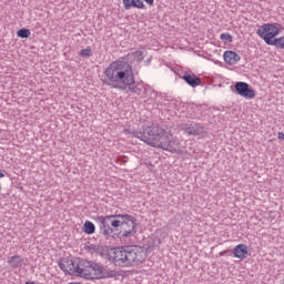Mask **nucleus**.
<instances>
[{"label": "nucleus", "mask_w": 284, "mask_h": 284, "mask_svg": "<svg viewBox=\"0 0 284 284\" xmlns=\"http://www.w3.org/2000/svg\"><path fill=\"white\" fill-rule=\"evenodd\" d=\"M134 136L151 145V148H158L165 150L166 152H179V145L181 143L172 133L161 126H146L143 131L134 132Z\"/></svg>", "instance_id": "nucleus-1"}, {"label": "nucleus", "mask_w": 284, "mask_h": 284, "mask_svg": "<svg viewBox=\"0 0 284 284\" xmlns=\"http://www.w3.org/2000/svg\"><path fill=\"white\" fill-rule=\"evenodd\" d=\"M100 230L104 236L119 232L121 239H130L136 234V219L130 214H112L99 216Z\"/></svg>", "instance_id": "nucleus-2"}, {"label": "nucleus", "mask_w": 284, "mask_h": 284, "mask_svg": "<svg viewBox=\"0 0 284 284\" xmlns=\"http://www.w3.org/2000/svg\"><path fill=\"white\" fill-rule=\"evenodd\" d=\"M103 83L115 90H124L134 83V70L129 62L115 60L111 62L103 72Z\"/></svg>", "instance_id": "nucleus-3"}, {"label": "nucleus", "mask_w": 284, "mask_h": 284, "mask_svg": "<svg viewBox=\"0 0 284 284\" xmlns=\"http://www.w3.org/2000/svg\"><path fill=\"white\" fill-rule=\"evenodd\" d=\"M148 258V253L141 246H122L109 251V261L118 267H139Z\"/></svg>", "instance_id": "nucleus-4"}, {"label": "nucleus", "mask_w": 284, "mask_h": 284, "mask_svg": "<svg viewBox=\"0 0 284 284\" xmlns=\"http://www.w3.org/2000/svg\"><path fill=\"white\" fill-rule=\"evenodd\" d=\"M257 34L263 39V41H265L267 45H272L276 37L281 34V28H278V24L265 23L258 28Z\"/></svg>", "instance_id": "nucleus-5"}, {"label": "nucleus", "mask_w": 284, "mask_h": 284, "mask_svg": "<svg viewBox=\"0 0 284 284\" xmlns=\"http://www.w3.org/2000/svg\"><path fill=\"white\" fill-rule=\"evenodd\" d=\"M83 260L75 258L72 260L70 257H64L60 261L59 267L64 272V274H69L70 276H79V272H81V265Z\"/></svg>", "instance_id": "nucleus-6"}, {"label": "nucleus", "mask_w": 284, "mask_h": 284, "mask_svg": "<svg viewBox=\"0 0 284 284\" xmlns=\"http://www.w3.org/2000/svg\"><path fill=\"white\" fill-rule=\"evenodd\" d=\"M102 274L103 273L101 272V268L92 265V263L88 262L87 260H82L78 276H81L82 278L94 280L101 278Z\"/></svg>", "instance_id": "nucleus-7"}, {"label": "nucleus", "mask_w": 284, "mask_h": 284, "mask_svg": "<svg viewBox=\"0 0 284 284\" xmlns=\"http://www.w3.org/2000/svg\"><path fill=\"white\" fill-rule=\"evenodd\" d=\"M235 92L243 97L244 99H255L256 98V91L254 89L250 88V84L246 82H236L235 83Z\"/></svg>", "instance_id": "nucleus-8"}, {"label": "nucleus", "mask_w": 284, "mask_h": 284, "mask_svg": "<svg viewBox=\"0 0 284 284\" xmlns=\"http://www.w3.org/2000/svg\"><path fill=\"white\" fill-rule=\"evenodd\" d=\"M250 255V247L245 244H237L233 248V256L234 258H240V261H245L247 256Z\"/></svg>", "instance_id": "nucleus-9"}, {"label": "nucleus", "mask_w": 284, "mask_h": 284, "mask_svg": "<svg viewBox=\"0 0 284 284\" xmlns=\"http://www.w3.org/2000/svg\"><path fill=\"white\" fill-rule=\"evenodd\" d=\"M224 62L227 63V65H236L239 61H241V55L234 51H225L223 54Z\"/></svg>", "instance_id": "nucleus-10"}, {"label": "nucleus", "mask_w": 284, "mask_h": 284, "mask_svg": "<svg viewBox=\"0 0 284 284\" xmlns=\"http://www.w3.org/2000/svg\"><path fill=\"white\" fill-rule=\"evenodd\" d=\"M182 79L185 81V83L191 85V88H196V87L201 85V78L196 77V74H194V73L186 72V73H184Z\"/></svg>", "instance_id": "nucleus-11"}, {"label": "nucleus", "mask_w": 284, "mask_h": 284, "mask_svg": "<svg viewBox=\"0 0 284 284\" xmlns=\"http://www.w3.org/2000/svg\"><path fill=\"white\" fill-rule=\"evenodd\" d=\"M125 10H130V8H138L139 10H143L145 8V3L142 0H122Z\"/></svg>", "instance_id": "nucleus-12"}, {"label": "nucleus", "mask_w": 284, "mask_h": 284, "mask_svg": "<svg viewBox=\"0 0 284 284\" xmlns=\"http://www.w3.org/2000/svg\"><path fill=\"white\" fill-rule=\"evenodd\" d=\"M143 59H145V53L140 50L129 53L126 55V61H130V63H134V61H136L138 63H141V61H143Z\"/></svg>", "instance_id": "nucleus-13"}, {"label": "nucleus", "mask_w": 284, "mask_h": 284, "mask_svg": "<svg viewBox=\"0 0 284 284\" xmlns=\"http://www.w3.org/2000/svg\"><path fill=\"white\" fill-rule=\"evenodd\" d=\"M122 90H129V92H132L133 94H139V95L141 94V92H143L141 87H139V84H136V78H134V73H133V83L124 87V89H122Z\"/></svg>", "instance_id": "nucleus-14"}, {"label": "nucleus", "mask_w": 284, "mask_h": 284, "mask_svg": "<svg viewBox=\"0 0 284 284\" xmlns=\"http://www.w3.org/2000/svg\"><path fill=\"white\" fill-rule=\"evenodd\" d=\"M184 132L189 135L196 136V135L201 134V132H203V126L196 125V124L193 126H186L184 129Z\"/></svg>", "instance_id": "nucleus-15"}, {"label": "nucleus", "mask_w": 284, "mask_h": 284, "mask_svg": "<svg viewBox=\"0 0 284 284\" xmlns=\"http://www.w3.org/2000/svg\"><path fill=\"white\" fill-rule=\"evenodd\" d=\"M84 234H94L97 232V226L91 221H85L83 225Z\"/></svg>", "instance_id": "nucleus-16"}, {"label": "nucleus", "mask_w": 284, "mask_h": 284, "mask_svg": "<svg viewBox=\"0 0 284 284\" xmlns=\"http://www.w3.org/2000/svg\"><path fill=\"white\" fill-rule=\"evenodd\" d=\"M22 262L23 260L19 255H13L8 260L9 265H12L13 267H19Z\"/></svg>", "instance_id": "nucleus-17"}, {"label": "nucleus", "mask_w": 284, "mask_h": 284, "mask_svg": "<svg viewBox=\"0 0 284 284\" xmlns=\"http://www.w3.org/2000/svg\"><path fill=\"white\" fill-rule=\"evenodd\" d=\"M32 33L30 32V30L29 29H26V28H22V29H20V30H18L17 31V37L19 38V39H30V36H31Z\"/></svg>", "instance_id": "nucleus-18"}, {"label": "nucleus", "mask_w": 284, "mask_h": 284, "mask_svg": "<svg viewBox=\"0 0 284 284\" xmlns=\"http://www.w3.org/2000/svg\"><path fill=\"white\" fill-rule=\"evenodd\" d=\"M271 45H275L278 50H284V36L280 38H275Z\"/></svg>", "instance_id": "nucleus-19"}, {"label": "nucleus", "mask_w": 284, "mask_h": 284, "mask_svg": "<svg viewBox=\"0 0 284 284\" xmlns=\"http://www.w3.org/2000/svg\"><path fill=\"white\" fill-rule=\"evenodd\" d=\"M220 39L224 43H232V41H234V39L232 38V34L230 33H221Z\"/></svg>", "instance_id": "nucleus-20"}, {"label": "nucleus", "mask_w": 284, "mask_h": 284, "mask_svg": "<svg viewBox=\"0 0 284 284\" xmlns=\"http://www.w3.org/2000/svg\"><path fill=\"white\" fill-rule=\"evenodd\" d=\"M79 54L80 57H92V48L82 49Z\"/></svg>", "instance_id": "nucleus-21"}, {"label": "nucleus", "mask_w": 284, "mask_h": 284, "mask_svg": "<svg viewBox=\"0 0 284 284\" xmlns=\"http://www.w3.org/2000/svg\"><path fill=\"white\" fill-rule=\"evenodd\" d=\"M277 139H280V141H284V133L283 132H278L277 133Z\"/></svg>", "instance_id": "nucleus-22"}, {"label": "nucleus", "mask_w": 284, "mask_h": 284, "mask_svg": "<svg viewBox=\"0 0 284 284\" xmlns=\"http://www.w3.org/2000/svg\"><path fill=\"white\" fill-rule=\"evenodd\" d=\"M146 3H148V6H154V0H144Z\"/></svg>", "instance_id": "nucleus-23"}, {"label": "nucleus", "mask_w": 284, "mask_h": 284, "mask_svg": "<svg viewBox=\"0 0 284 284\" xmlns=\"http://www.w3.org/2000/svg\"><path fill=\"white\" fill-rule=\"evenodd\" d=\"M227 254V251H222V252H220V255L221 256H225Z\"/></svg>", "instance_id": "nucleus-24"}, {"label": "nucleus", "mask_w": 284, "mask_h": 284, "mask_svg": "<svg viewBox=\"0 0 284 284\" xmlns=\"http://www.w3.org/2000/svg\"><path fill=\"white\" fill-rule=\"evenodd\" d=\"M3 176H6V174L0 172V179H3Z\"/></svg>", "instance_id": "nucleus-25"}, {"label": "nucleus", "mask_w": 284, "mask_h": 284, "mask_svg": "<svg viewBox=\"0 0 284 284\" xmlns=\"http://www.w3.org/2000/svg\"><path fill=\"white\" fill-rule=\"evenodd\" d=\"M1 190H2V186H1V183H0V192H1Z\"/></svg>", "instance_id": "nucleus-26"}]
</instances>
